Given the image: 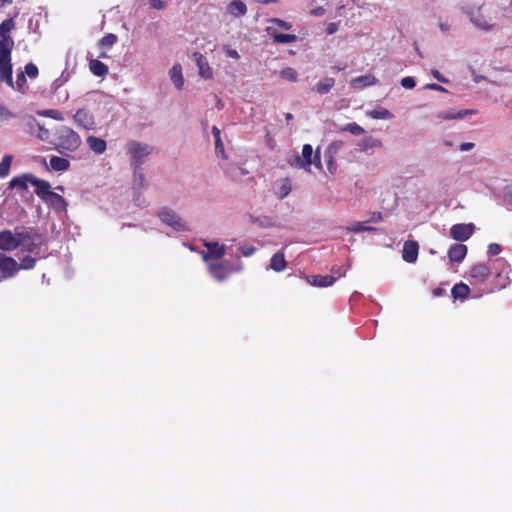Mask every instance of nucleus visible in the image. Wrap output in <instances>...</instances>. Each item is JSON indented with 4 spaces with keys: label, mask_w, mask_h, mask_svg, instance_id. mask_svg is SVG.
<instances>
[{
    "label": "nucleus",
    "mask_w": 512,
    "mask_h": 512,
    "mask_svg": "<svg viewBox=\"0 0 512 512\" xmlns=\"http://www.w3.org/2000/svg\"><path fill=\"white\" fill-rule=\"evenodd\" d=\"M366 114L373 119H391L393 117L391 112L385 108L370 110Z\"/></svg>",
    "instance_id": "nucleus-38"
},
{
    "label": "nucleus",
    "mask_w": 512,
    "mask_h": 512,
    "mask_svg": "<svg viewBox=\"0 0 512 512\" xmlns=\"http://www.w3.org/2000/svg\"><path fill=\"white\" fill-rule=\"evenodd\" d=\"M148 188V181L142 167L133 168L132 190H145Z\"/></svg>",
    "instance_id": "nucleus-17"
},
{
    "label": "nucleus",
    "mask_w": 512,
    "mask_h": 512,
    "mask_svg": "<svg viewBox=\"0 0 512 512\" xmlns=\"http://www.w3.org/2000/svg\"><path fill=\"white\" fill-rule=\"evenodd\" d=\"M492 272V267L483 264L473 265L471 269V277L475 279L477 283H483L487 276L491 275Z\"/></svg>",
    "instance_id": "nucleus-18"
},
{
    "label": "nucleus",
    "mask_w": 512,
    "mask_h": 512,
    "mask_svg": "<svg viewBox=\"0 0 512 512\" xmlns=\"http://www.w3.org/2000/svg\"><path fill=\"white\" fill-rule=\"evenodd\" d=\"M40 115L48 116L50 118H53L55 120H63L62 113L58 110L50 109V110H44L39 112Z\"/></svg>",
    "instance_id": "nucleus-51"
},
{
    "label": "nucleus",
    "mask_w": 512,
    "mask_h": 512,
    "mask_svg": "<svg viewBox=\"0 0 512 512\" xmlns=\"http://www.w3.org/2000/svg\"><path fill=\"white\" fill-rule=\"evenodd\" d=\"M11 58L0 57V81L6 82L8 86L15 89L14 82L12 80V65Z\"/></svg>",
    "instance_id": "nucleus-13"
},
{
    "label": "nucleus",
    "mask_w": 512,
    "mask_h": 512,
    "mask_svg": "<svg viewBox=\"0 0 512 512\" xmlns=\"http://www.w3.org/2000/svg\"><path fill=\"white\" fill-rule=\"evenodd\" d=\"M81 144V138L73 129L67 126H62L57 131L55 142V149L60 154H65V151L74 152Z\"/></svg>",
    "instance_id": "nucleus-1"
},
{
    "label": "nucleus",
    "mask_w": 512,
    "mask_h": 512,
    "mask_svg": "<svg viewBox=\"0 0 512 512\" xmlns=\"http://www.w3.org/2000/svg\"><path fill=\"white\" fill-rule=\"evenodd\" d=\"M424 89L434 90V91H439V92H447V90L443 86H441L439 84H435V83L425 85Z\"/></svg>",
    "instance_id": "nucleus-59"
},
{
    "label": "nucleus",
    "mask_w": 512,
    "mask_h": 512,
    "mask_svg": "<svg viewBox=\"0 0 512 512\" xmlns=\"http://www.w3.org/2000/svg\"><path fill=\"white\" fill-rule=\"evenodd\" d=\"M17 272V263L14 258H0V280L12 277Z\"/></svg>",
    "instance_id": "nucleus-14"
},
{
    "label": "nucleus",
    "mask_w": 512,
    "mask_h": 512,
    "mask_svg": "<svg viewBox=\"0 0 512 512\" xmlns=\"http://www.w3.org/2000/svg\"><path fill=\"white\" fill-rule=\"evenodd\" d=\"M12 155H5L0 163V177L4 178L9 174L10 166L12 163Z\"/></svg>",
    "instance_id": "nucleus-43"
},
{
    "label": "nucleus",
    "mask_w": 512,
    "mask_h": 512,
    "mask_svg": "<svg viewBox=\"0 0 512 512\" xmlns=\"http://www.w3.org/2000/svg\"><path fill=\"white\" fill-rule=\"evenodd\" d=\"M473 224H455L450 229V235L457 241L467 240L474 231Z\"/></svg>",
    "instance_id": "nucleus-11"
},
{
    "label": "nucleus",
    "mask_w": 512,
    "mask_h": 512,
    "mask_svg": "<svg viewBox=\"0 0 512 512\" xmlns=\"http://www.w3.org/2000/svg\"><path fill=\"white\" fill-rule=\"evenodd\" d=\"M33 182V175L32 174H23L18 177H14L10 183L9 187L11 189H18V190H27V184Z\"/></svg>",
    "instance_id": "nucleus-22"
},
{
    "label": "nucleus",
    "mask_w": 512,
    "mask_h": 512,
    "mask_svg": "<svg viewBox=\"0 0 512 512\" xmlns=\"http://www.w3.org/2000/svg\"><path fill=\"white\" fill-rule=\"evenodd\" d=\"M376 83H377V79L371 74L359 76L351 81L352 86L356 87V88L366 87V86L374 85Z\"/></svg>",
    "instance_id": "nucleus-29"
},
{
    "label": "nucleus",
    "mask_w": 512,
    "mask_h": 512,
    "mask_svg": "<svg viewBox=\"0 0 512 512\" xmlns=\"http://www.w3.org/2000/svg\"><path fill=\"white\" fill-rule=\"evenodd\" d=\"M313 148L310 144H305L302 148V159L309 162V167L312 165Z\"/></svg>",
    "instance_id": "nucleus-49"
},
{
    "label": "nucleus",
    "mask_w": 512,
    "mask_h": 512,
    "mask_svg": "<svg viewBox=\"0 0 512 512\" xmlns=\"http://www.w3.org/2000/svg\"><path fill=\"white\" fill-rule=\"evenodd\" d=\"M349 264L346 265H335L332 267L331 274L320 276H306L307 283L314 287H331L339 278L344 277L346 269L349 268Z\"/></svg>",
    "instance_id": "nucleus-4"
},
{
    "label": "nucleus",
    "mask_w": 512,
    "mask_h": 512,
    "mask_svg": "<svg viewBox=\"0 0 512 512\" xmlns=\"http://www.w3.org/2000/svg\"><path fill=\"white\" fill-rule=\"evenodd\" d=\"M228 12L235 16L240 17L246 14L247 12V6L246 4L241 0H233L227 8Z\"/></svg>",
    "instance_id": "nucleus-25"
},
{
    "label": "nucleus",
    "mask_w": 512,
    "mask_h": 512,
    "mask_svg": "<svg viewBox=\"0 0 512 512\" xmlns=\"http://www.w3.org/2000/svg\"><path fill=\"white\" fill-rule=\"evenodd\" d=\"M156 215L162 223L177 232H188L191 230L188 223L184 221L173 209L167 206L159 208Z\"/></svg>",
    "instance_id": "nucleus-3"
},
{
    "label": "nucleus",
    "mask_w": 512,
    "mask_h": 512,
    "mask_svg": "<svg viewBox=\"0 0 512 512\" xmlns=\"http://www.w3.org/2000/svg\"><path fill=\"white\" fill-rule=\"evenodd\" d=\"M502 251V248L499 244L497 243H492L488 246V253L489 254H492V255H498L500 254Z\"/></svg>",
    "instance_id": "nucleus-58"
},
{
    "label": "nucleus",
    "mask_w": 512,
    "mask_h": 512,
    "mask_svg": "<svg viewBox=\"0 0 512 512\" xmlns=\"http://www.w3.org/2000/svg\"><path fill=\"white\" fill-rule=\"evenodd\" d=\"M44 201L51 205L55 211L62 212L66 210V200L57 193L52 192L51 194H48V197L45 198Z\"/></svg>",
    "instance_id": "nucleus-19"
},
{
    "label": "nucleus",
    "mask_w": 512,
    "mask_h": 512,
    "mask_svg": "<svg viewBox=\"0 0 512 512\" xmlns=\"http://www.w3.org/2000/svg\"><path fill=\"white\" fill-rule=\"evenodd\" d=\"M91 72L99 77H104L108 74V67L99 60H91L89 63Z\"/></svg>",
    "instance_id": "nucleus-32"
},
{
    "label": "nucleus",
    "mask_w": 512,
    "mask_h": 512,
    "mask_svg": "<svg viewBox=\"0 0 512 512\" xmlns=\"http://www.w3.org/2000/svg\"><path fill=\"white\" fill-rule=\"evenodd\" d=\"M401 86L405 89H413L416 86V81L413 77L407 76L401 80Z\"/></svg>",
    "instance_id": "nucleus-54"
},
{
    "label": "nucleus",
    "mask_w": 512,
    "mask_h": 512,
    "mask_svg": "<svg viewBox=\"0 0 512 512\" xmlns=\"http://www.w3.org/2000/svg\"><path fill=\"white\" fill-rule=\"evenodd\" d=\"M467 247L464 244L456 243L449 247L447 256H466Z\"/></svg>",
    "instance_id": "nucleus-42"
},
{
    "label": "nucleus",
    "mask_w": 512,
    "mask_h": 512,
    "mask_svg": "<svg viewBox=\"0 0 512 512\" xmlns=\"http://www.w3.org/2000/svg\"><path fill=\"white\" fill-rule=\"evenodd\" d=\"M271 268L278 272L284 271L286 268L285 258H272L271 259Z\"/></svg>",
    "instance_id": "nucleus-48"
},
{
    "label": "nucleus",
    "mask_w": 512,
    "mask_h": 512,
    "mask_svg": "<svg viewBox=\"0 0 512 512\" xmlns=\"http://www.w3.org/2000/svg\"><path fill=\"white\" fill-rule=\"evenodd\" d=\"M86 142L89 149L98 155L103 154L107 149V143L102 138L88 136Z\"/></svg>",
    "instance_id": "nucleus-20"
},
{
    "label": "nucleus",
    "mask_w": 512,
    "mask_h": 512,
    "mask_svg": "<svg viewBox=\"0 0 512 512\" xmlns=\"http://www.w3.org/2000/svg\"><path fill=\"white\" fill-rule=\"evenodd\" d=\"M374 230V227L368 225L367 220L363 222H355L351 226L346 227V231L349 233L370 232Z\"/></svg>",
    "instance_id": "nucleus-35"
},
{
    "label": "nucleus",
    "mask_w": 512,
    "mask_h": 512,
    "mask_svg": "<svg viewBox=\"0 0 512 512\" xmlns=\"http://www.w3.org/2000/svg\"><path fill=\"white\" fill-rule=\"evenodd\" d=\"M503 201L509 205H512V185L505 187L503 192Z\"/></svg>",
    "instance_id": "nucleus-56"
},
{
    "label": "nucleus",
    "mask_w": 512,
    "mask_h": 512,
    "mask_svg": "<svg viewBox=\"0 0 512 512\" xmlns=\"http://www.w3.org/2000/svg\"><path fill=\"white\" fill-rule=\"evenodd\" d=\"M151 5L153 8L162 10L166 7V4L162 0H152Z\"/></svg>",
    "instance_id": "nucleus-64"
},
{
    "label": "nucleus",
    "mask_w": 512,
    "mask_h": 512,
    "mask_svg": "<svg viewBox=\"0 0 512 512\" xmlns=\"http://www.w3.org/2000/svg\"><path fill=\"white\" fill-rule=\"evenodd\" d=\"M25 83H26L25 73L21 72L20 74L17 75L15 89L21 90L23 88V86L25 85Z\"/></svg>",
    "instance_id": "nucleus-57"
},
{
    "label": "nucleus",
    "mask_w": 512,
    "mask_h": 512,
    "mask_svg": "<svg viewBox=\"0 0 512 512\" xmlns=\"http://www.w3.org/2000/svg\"><path fill=\"white\" fill-rule=\"evenodd\" d=\"M204 245L207 252L203 253L202 256H225L227 253H234L232 250H228L229 248L226 245H220L218 242H204Z\"/></svg>",
    "instance_id": "nucleus-16"
},
{
    "label": "nucleus",
    "mask_w": 512,
    "mask_h": 512,
    "mask_svg": "<svg viewBox=\"0 0 512 512\" xmlns=\"http://www.w3.org/2000/svg\"><path fill=\"white\" fill-rule=\"evenodd\" d=\"M19 247L23 252L39 253V246L42 243V237L33 229L21 228L18 232Z\"/></svg>",
    "instance_id": "nucleus-5"
},
{
    "label": "nucleus",
    "mask_w": 512,
    "mask_h": 512,
    "mask_svg": "<svg viewBox=\"0 0 512 512\" xmlns=\"http://www.w3.org/2000/svg\"><path fill=\"white\" fill-rule=\"evenodd\" d=\"M238 251L242 253L243 256H250L257 251L256 247L253 244L243 242L237 245Z\"/></svg>",
    "instance_id": "nucleus-45"
},
{
    "label": "nucleus",
    "mask_w": 512,
    "mask_h": 512,
    "mask_svg": "<svg viewBox=\"0 0 512 512\" xmlns=\"http://www.w3.org/2000/svg\"><path fill=\"white\" fill-rule=\"evenodd\" d=\"M117 41V36L115 34H112V33H109L107 35H105L101 40H100V45L102 46H112L116 43Z\"/></svg>",
    "instance_id": "nucleus-52"
},
{
    "label": "nucleus",
    "mask_w": 512,
    "mask_h": 512,
    "mask_svg": "<svg viewBox=\"0 0 512 512\" xmlns=\"http://www.w3.org/2000/svg\"><path fill=\"white\" fill-rule=\"evenodd\" d=\"M280 76H281V78L291 81V82L297 81V72L295 69H293L291 67H287V68L283 69L280 72Z\"/></svg>",
    "instance_id": "nucleus-47"
},
{
    "label": "nucleus",
    "mask_w": 512,
    "mask_h": 512,
    "mask_svg": "<svg viewBox=\"0 0 512 512\" xmlns=\"http://www.w3.org/2000/svg\"><path fill=\"white\" fill-rule=\"evenodd\" d=\"M192 57L199 68V75L205 79H210L212 77V69L206 58L200 52H194Z\"/></svg>",
    "instance_id": "nucleus-15"
},
{
    "label": "nucleus",
    "mask_w": 512,
    "mask_h": 512,
    "mask_svg": "<svg viewBox=\"0 0 512 512\" xmlns=\"http://www.w3.org/2000/svg\"><path fill=\"white\" fill-rule=\"evenodd\" d=\"M50 167L55 171H66L70 167V162L58 156H52L50 159Z\"/></svg>",
    "instance_id": "nucleus-33"
},
{
    "label": "nucleus",
    "mask_w": 512,
    "mask_h": 512,
    "mask_svg": "<svg viewBox=\"0 0 512 512\" xmlns=\"http://www.w3.org/2000/svg\"><path fill=\"white\" fill-rule=\"evenodd\" d=\"M212 134L214 136V140H215V152L217 154V156H221L223 158L226 157L225 155V151H224V145L221 141V131L218 127L216 126H213L212 127Z\"/></svg>",
    "instance_id": "nucleus-34"
},
{
    "label": "nucleus",
    "mask_w": 512,
    "mask_h": 512,
    "mask_svg": "<svg viewBox=\"0 0 512 512\" xmlns=\"http://www.w3.org/2000/svg\"><path fill=\"white\" fill-rule=\"evenodd\" d=\"M170 77L177 89H181L184 84L182 68L180 64H175L170 70Z\"/></svg>",
    "instance_id": "nucleus-28"
},
{
    "label": "nucleus",
    "mask_w": 512,
    "mask_h": 512,
    "mask_svg": "<svg viewBox=\"0 0 512 512\" xmlns=\"http://www.w3.org/2000/svg\"><path fill=\"white\" fill-rule=\"evenodd\" d=\"M335 84L334 78L325 77L319 83H317L312 90L320 95H324L330 92Z\"/></svg>",
    "instance_id": "nucleus-24"
},
{
    "label": "nucleus",
    "mask_w": 512,
    "mask_h": 512,
    "mask_svg": "<svg viewBox=\"0 0 512 512\" xmlns=\"http://www.w3.org/2000/svg\"><path fill=\"white\" fill-rule=\"evenodd\" d=\"M223 49L226 51L228 57L238 60L240 58L239 53L235 49H231L228 46H224Z\"/></svg>",
    "instance_id": "nucleus-60"
},
{
    "label": "nucleus",
    "mask_w": 512,
    "mask_h": 512,
    "mask_svg": "<svg viewBox=\"0 0 512 512\" xmlns=\"http://www.w3.org/2000/svg\"><path fill=\"white\" fill-rule=\"evenodd\" d=\"M291 191V183L288 178L279 180L274 186V194L279 198H285Z\"/></svg>",
    "instance_id": "nucleus-23"
},
{
    "label": "nucleus",
    "mask_w": 512,
    "mask_h": 512,
    "mask_svg": "<svg viewBox=\"0 0 512 512\" xmlns=\"http://www.w3.org/2000/svg\"><path fill=\"white\" fill-rule=\"evenodd\" d=\"M126 149L128 155L130 156V165L132 168L141 167L145 162V158L149 156L153 151V147L149 144L136 140L128 141L126 144Z\"/></svg>",
    "instance_id": "nucleus-2"
},
{
    "label": "nucleus",
    "mask_w": 512,
    "mask_h": 512,
    "mask_svg": "<svg viewBox=\"0 0 512 512\" xmlns=\"http://www.w3.org/2000/svg\"><path fill=\"white\" fill-rule=\"evenodd\" d=\"M492 270L494 273L492 279L491 291H498L506 288L510 284L509 270H507L504 259H495L492 262Z\"/></svg>",
    "instance_id": "nucleus-6"
},
{
    "label": "nucleus",
    "mask_w": 512,
    "mask_h": 512,
    "mask_svg": "<svg viewBox=\"0 0 512 512\" xmlns=\"http://www.w3.org/2000/svg\"><path fill=\"white\" fill-rule=\"evenodd\" d=\"M36 258H22L21 264L17 265V271L20 269L29 270L36 264Z\"/></svg>",
    "instance_id": "nucleus-50"
},
{
    "label": "nucleus",
    "mask_w": 512,
    "mask_h": 512,
    "mask_svg": "<svg viewBox=\"0 0 512 512\" xmlns=\"http://www.w3.org/2000/svg\"><path fill=\"white\" fill-rule=\"evenodd\" d=\"M203 260L208 262L211 276L218 280L226 278L231 272V268L223 258H203Z\"/></svg>",
    "instance_id": "nucleus-8"
},
{
    "label": "nucleus",
    "mask_w": 512,
    "mask_h": 512,
    "mask_svg": "<svg viewBox=\"0 0 512 512\" xmlns=\"http://www.w3.org/2000/svg\"><path fill=\"white\" fill-rule=\"evenodd\" d=\"M343 142L342 141H334L332 142L326 150V156L328 158H334V156L339 152V150L342 148Z\"/></svg>",
    "instance_id": "nucleus-46"
},
{
    "label": "nucleus",
    "mask_w": 512,
    "mask_h": 512,
    "mask_svg": "<svg viewBox=\"0 0 512 512\" xmlns=\"http://www.w3.org/2000/svg\"><path fill=\"white\" fill-rule=\"evenodd\" d=\"M473 113H474V110H461L457 113L440 112L438 114V118L443 119V120L460 119L466 115H470Z\"/></svg>",
    "instance_id": "nucleus-37"
},
{
    "label": "nucleus",
    "mask_w": 512,
    "mask_h": 512,
    "mask_svg": "<svg viewBox=\"0 0 512 512\" xmlns=\"http://www.w3.org/2000/svg\"><path fill=\"white\" fill-rule=\"evenodd\" d=\"M26 127L30 134L35 135L40 140L46 141L50 137L48 129L44 128L34 117L26 118Z\"/></svg>",
    "instance_id": "nucleus-10"
},
{
    "label": "nucleus",
    "mask_w": 512,
    "mask_h": 512,
    "mask_svg": "<svg viewBox=\"0 0 512 512\" xmlns=\"http://www.w3.org/2000/svg\"><path fill=\"white\" fill-rule=\"evenodd\" d=\"M470 21L479 29L490 31L495 27V23L491 22L492 17L483 12V6H479L476 10L467 12Z\"/></svg>",
    "instance_id": "nucleus-7"
},
{
    "label": "nucleus",
    "mask_w": 512,
    "mask_h": 512,
    "mask_svg": "<svg viewBox=\"0 0 512 512\" xmlns=\"http://www.w3.org/2000/svg\"><path fill=\"white\" fill-rule=\"evenodd\" d=\"M288 163L292 167L301 168L310 171L309 162L302 159L300 155H293L288 159Z\"/></svg>",
    "instance_id": "nucleus-39"
},
{
    "label": "nucleus",
    "mask_w": 512,
    "mask_h": 512,
    "mask_svg": "<svg viewBox=\"0 0 512 512\" xmlns=\"http://www.w3.org/2000/svg\"><path fill=\"white\" fill-rule=\"evenodd\" d=\"M431 74L439 82H442V83H448L449 82V80L447 78H445L444 76H442V74L438 70H436V69L431 70Z\"/></svg>",
    "instance_id": "nucleus-61"
},
{
    "label": "nucleus",
    "mask_w": 512,
    "mask_h": 512,
    "mask_svg": "<svg viewBox=\"0 0 512 512\" xmlns=\"http://www.w3.org/2000/svg\"><path fill=\"white\" fill-rule=\"evenodd\" d=\"M32 185L36 187L35 193L44 201L45 198L48 197V194H51L52 191L50 183L46 180H41L33 176Z\"/></svg>",
    "instance_id": "nucleus-21"
},
{
    "label": "nucleus",
    "mask_w": 512,
    "mask_h": 512,
    "mask_svg": "<svg viewBox=\"0 0 512 512\" xmlns=\"http://www.w3.org/2000/svg\"><path fill=\"white\" fill-rule=\"evenodd\" d=\"M340 131L350 132L351 134L356 136L362 135L365 132V130L357 123H349L344 127H341Z\"/></svg>",
    "instance_id": "nucleus-44"
},
{
    "label": "nucleus",
    "mask_w": 512,
    "mask_h": 512,
    "mask_svg": "<svg viewBox=\"0 0 512 512\" xmlns=\"http://www.w3.org/2000/svg\"><path fill=\"white\" fill-rule=\"evenodd\" d=\"M419 245L417 241L407 240L403 245L402 256H418Z\"/></svg>",
    "instance_id": "nucleus-36"
},
{
    "label": "nucleus",
    "mask_w": 512,
    "mask_h": 512,
    "mask_svg": "<svg viewBox=\"0 0 512 512\" xmlns=\"http://www.w3.org/2000/svg\"><path fill=\"white\" fill-rule=\"evenodd\" d=\"M470 291L471 290L465 283L460 282L452 287V297L453 299L464 300L467 298Z\"/></svg>",
    "instance_id": "nucleus-31"
},
{
    "label": "nucleus",
    "mask_w": 512,
    "mask_h": 512,
    "mask_svg": "<svg viewBox=\"0 0 512 512\" xmlns=\"http://www.w3.org/2000/svg\"><path fill=\"white\" fill-rule=\"evenodd\" d=\"M73 118L79 126L86 130L93 129L95 126L94 116L84 108L78 109Z\"/></svg>",
    "instance_id": "nucleus-12"
},
{
    "label": "nucleus",
    "mask_w": 512,
    "mask_h": 512,
    "mask_svg": "<svg viewBox=\"0 0 512 512\" xmlns=\"http://www.w3.org/2000/svg\"><path fill=\"white\" fill-rule=\"evenodd\" d=\"M12 116V113L8 109H6L3 105H0V117L2 119H8Z\"/></svg>",
    "instance_id": "nucleus-63"
},
{
    "label": "nucleus",
    "mask_w": 512,
    "mask_h": 512,
    "mask_svg": "<svg viewBox=\"0 0 512 512\" xmlns=\"http://www.w3.org/2000/svg\"><path fill=\"white\" fill-rule=\"evenodd\" d=\"M20 229H16L15 233L10 230H4L0 233V249L3 251H11L19 247L18 232Z\"/></svg>",
    "instance_id": "nucleus-9"
},
{
    "label": "nucleus",
    "mask_w": 512,
    "mask_h": 512,
    "mask_svg": "<svg viewBox=\"0 0 512 512\" xmlns=\"http://www.w3.org/2000/svg\"><path fill=\"white\" fill-rule=\"evenodd\" d=\"M15 28L13 18H8L0 24V37L10 36V32Z\"/></svg>",
    "instance_id": "nucleus-41"
},
{
    "label": "nucleus",
    "mask_w": 512,
    "mask_h": 512,
    "mask_svg": "<svg viewBox=\"0 0 512 512\" xmlns=\"http://www.w3.org/2000/svg\"><path fill=\"white\" fill-rule=\"evenodd\" d=\"M144 190H133V203L135 206L139 208H146L149 206V202L147 199L143 196L142 192Z\"/></svg>",
    "instance_id": "nucleus-40"
},
{
    "label": "nucleus",
    "mask_w": 512,
    "mask_h": 512,
    "mask_svg": "<svg viewBox=\"0 0 512 512\" xmlns=\"http://www.w3.org/2000/svg\"><path fill=\"white\" fill-rule=\"evenodd\" d=\"M382 220V215L380 212H373L370 215V218L367 220L368 223H376Z\"/></svg>",
    "instance_id": "nucleus-62"
},
{
    "label": "nucleus",
    "mask_w": 512,
    "mask_h": 512,
    "mask_svg": "<svg viewBox=\"0 0 512 512\" xmlns=\"http://www.w3.org/2000/svg\"><path fill=\"white\" fill-rule=\"evenodd\" d=\"M267 32L269 35H272L274 38V41L277 43H292L297 40V36L294 34H281V33H275L273 31L272 27L267 28Z\"/></svg>",
    "instance_id": "nucleus-30"
},
{
    "label": "nucleus",
    "mask_w": 512,
    "mask_h": 512,
    "mask_svg": "<svg viewBox=\"0 0 512 512\" xmlns=\"http://www.w3.org/2000/svg\"><path fill=\"white\" fill-rule=\"evenodd\" d=\"M14 41L11 36L1 37L0 40V57L10 58Z\"/></svg>",
    "instance_id": "nucleus-27"
},
{
    "label": "nucleus",
    "mask_w": 512,
    "mask_h": 512,
    "mask_svg": "<svg viewBox=\"0 0 512 512\" xmlns=\"http://www.w3.org/2000/svg\"><path fill=\"white\" fill-rule=\"evenodd\" d=\"M358 147L362 151H368V150L374 149V148H381L382 142H381V140H379L377 138L369 136V137H365L362 140H360L358 143Z\"/></svg>",
    "instance_id": "nucleus-26"
},
{
    "label": "nucleus",
    "mask_w": 512,
    "mask_h": 512,
    "mask_svg": "<svg viewBox=\"0 0 512 512\" xmlns=\"http://www.w3.org/2000/svg\"><path fill=\"white\" fill-rule=\"evenodd\" d=\"M28 75L30 78H35L38 75V68L33 63H28L25 66V71L23 72Z\"/></svg>",
    "instance_id": "nucleus-53"
},
{
    "label": "nucleus",
    "mask_w": 512,
    "mask_h": 512,
    "mask_svg": "<svg viewBox=\"0 0 512 512\" xmlns=\"http://www.w3.org/2000/svg\"><path fill=\"white\" fill-rule=\"evenodd\" d=\"M269 22L274 23L285 30H290L292 28L291 23L281 20L279 18H272L269 20Z\"/></svg>",
    "instance_id": "nucleus-55"
}]
</instances>
